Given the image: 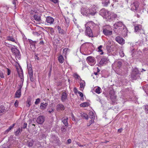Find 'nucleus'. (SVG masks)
I'll return each mask as SVG.
<instances>
[{"instance_id": "obj_18", "label": "nucleus", "mask_w": 148, "mask_h": 148, "mask_svg": "<svg viewBox=\"0 0 148 148\" xmlns=\"http://www.w3.org/2000/svg\"><path fill=\"white\" fill-rule=\"evenodd\" d=\"M108 59L106 58H102L99 62L101 65H103L107 64L108 62Z\"/></svg>"}, {"instance_id": "obj_31", "label": "nucleus", "mask_w": 148, "mask_h": 148, "mask_svg": "<svg viewBox=\"0 0 148 148\" xmlns=\"http://www.w3.org/2000/svg\"><path fill=\"white\" fill-rule=\"evenodd\" d=\"M141 25H138L135 27V31L136 32L139 31L141 30Z\"/></svg>"}, {"instance_id": "obj_45", "label": "nucleus", "mask_w": 148, "mask_h": 148, "mask_svg": "<svg viewBox=\"0 0 148 148\" xmlns=\"http://www.w3.org/2000/svg\"><path fill=\"white\" fill-rule=\"evenodd\" d=\"M15 125V124L14 123L12 125H11L6 130V131L7 132H9V131H10V130H11V129H12L13 128V127Z\"/></svg>"}, {"instance_id": "obj_50", "label": "nucleus", "mask_w": 148, "mask_h": 148, "mask_svg": "<svg viewBox=\"0 0 148 148\" xmlns=\"http://www.w3.org/2000/svg\"><path fill=\"white\" fill-rule=\"evenodd\" d=\"M0 77L3 78L4 77L3 73L1 71H0Z\"/></svg>"}, {"instance_id": "obj_11", "label": "nucleus", "mask_w": 148, "mask_h": 148, "mask_svg": "<svg viewBox=\"0 0 148 148\" xmlns=\"http://www.w3.org/2000/svg\"><path fill=\"white\" fill-rule=\"evenodd\" d=\"M102 5L107 7L110 3V0H99Z\"/></svg>"}, {"instance_id": "obj_17", "label": "nucleus", "mask_w": 148, "mask_h": 148, "mask_svg": "<svg viewBox=\"0 0 148 148\" xmlns=\"http://www.w3.org/2000/svg\"><path fill=\"white\" fill-rule=\"evenodd\" d=\"M7 39L8 40L14 42L17 44H19V43L17 42V40L12 36H7Z\"/></svg>"}, {"instance_id": "obj_21", "label": "nucleus", "mask_w": 148, "mask_h": 148, "mask_svg": "<svg viewBox=\"0 0 148 148\" xmlns=\"http://www.w3.org/2000/svg\"><path fill=\"white\" fill-rule=\"evenodd\" d=\"M95 24L92 21L88 22L85 24V26L86 27L87 26H89L90 28V27L91 28L93 27H95Z\"/></svg>"}, {"instance_id": "obj_23", "label": "nucleus", "mask_w": 148, "mask_h": 148, "mask_svg": "<svg viewBox=\"0 0 148 148\" xmlns=\"http://www.w3.org/2000/svg\"><path fill=\"white\" fill-rule=\"evenodd\" d=\"M64 109V106L62 104H59L56 106V109L58 111L63 110Z\"/></svg>"}, {"instance_id": "obj_56", "label": "nucleus", "mask_w": 148, "mask_h": 148, "mask_svg": "<svg viewBox=\"0 0 148 148\" xmlns=\"http://www.w3.org/2000/svg\"><path fill=\"white\" fill-rule=\"evenodd\" d=\"M17 0L13 1L12 3L14 5V7L16 8Z\"/></svg>"}, {"instance_id": "obj_14", "label": "nucleus", "mask_w": 148, "mask_h": 148, "mask_svg": "<svg viewBox=\"0 0 148 148\" xmlns=\"http://www.w3.org/2000/svg\"><path fill=\"white\" fill-rule=\"evenodd\" d=\"M44 121V118L42 116H39L37 119L36 121L39 124H42Z\"/></svg>"}, {"instance_id": "obj_52", "label": "nucleus", "mask_w": 148, "mask_h": 148, "mask_svg": "<svg viewBox=\"0 0 148 148\" xmlns=\"http://www.w3.org/2000/svg\"><path fill=\"white\" fill-rule=\"evenodd\" d=\"M20 128H19L17 129V131H16V132H15L16 135H18L20 133Z\"/></svg>"}, {"instance_id": "obj_34", "label": "nucleus", "mask_w": 148, "mask_h": 148, "mask_svg": "<svg viewBox=\"0 0 148 148\" xmlns=\"http://www.w3.org/2000/svg\"><path fill=\"white\" fill-rule=\"evenodd\" d=\"M31 100L32 99L31 98H29L27 99V101L26 106L27 107H30L31 104Z\"/></svg>"}, {"instance_id": "obj_41", "label": "nucleus", "mask_w": 148, "mask_h": 148, "mask_svg": "<svg viewBox=\"0 0 148 148\" xmlns=\"http://www.w3.org/2000/svg\"><path fill=\"white\" fill-rule=\"evenodd\" d=\"M67 128V127H66V126H62L61 128V131L62 132H65L66 130V129Z\"/></svg>"}, {"instance_id": "obj_28", "label": "nucleus", "mask_w": 148, "mask_h": 148, "mask_svg": "<svg viewBox=\"0 0 148 148\" xmlns=\"http://www.w3.org/2000/svg\"><path fill=\"white\" fill-rule=\"evenodd\" d=\"M80 90H82V89H83L84 88L85 86V82L83 80H82L80 83Z\"/></svg>"}, {"instance_id": "obj_43", "label": "nucleus", "mask_w": 148, "mask_h": 148, "mask_svg": "<svg viewBox=\"0 0 148 148\" xmlns=\"http://www.w3.org/2000/svg\"><path fill=\"white\" fill-rule=\"evenodd\" d=\"M57 29L59 32L61 34H62L63 33V31L61 29V28L59 26H58L57 27Z\"/></svg>"}, {"instance_id": "obj_40", "label": "nucleus", "mask_w": 148, "mask_h": 148, "mask_svg": "<svg viewBox=\"0 0 148 148\" xmlns=\"http://www.w3.org/2000/svg\"><path fill=\"white\" fill-rule=\"evenodd\" d=\"M69 51V49L67 48H66L64 49L63 52V53L64 55H66L67 52Z\"/></svg>"}, {"instance_id": "obj_19", "label": "nucleus", "mask_w": 148, "mask_h": 148, "mask_svg": "<svg viewBox=\"0 0 148 148\" xmlns=\"http://www.w3.org/2000/svg\"><path fill=\"white\" fill-rule=\"evenodd\" d=\"M34 19L35 20L34 22L36 24H39L40 21V17L37 15H34L33 16Z\"/></svg>"}, {"instance_id": "obj_7", "label": "nucleus", "mask_w": 148, "mask_h": 148, "mask_svg": "<svg viewBox=\"0 0 148 148\" xmlns=\"http://www.w3.org/2000/svg\"><path fill=\"white\" fill-rule=\"evenodd\" d=\"M85 34L86 35L89 37H93V34L92 30L89 26H87L86 27Z\"/></svg>"}, {"instance_id": "obj_42", "label": "nucleus", "mask_w": 148, "mask_h": 148, "mask_svg": "<svg viewBox=\"0 0 148 148\" xmlns=\"http://www.w3.org/2000/svg\"><path fill=\"white\" fill-rule=\"evenodd\" d=\"M94 120L91 119L89 121V122L87 123V126H90L94 122Z\"/></svg>"}, {"instance_id": "obj_13", "label": "nucleus", "mask_w": 148, "mask_h": 148, "mask_svg": "<svg viewBox=\"0 0 148 148\" xmlns=\"http://www.w3.org/2000/svg\"><path fill=\"white\" fill-rule=\"evenodd\" d=\"M103 32L104 34L106 36L111 35L112 34V31L108 30L106 28L103 29Z\"/></svg>"}, {"instance_id": "obj_54", "label": "nucleus", "mask_w": 148, "mask_h": 148, "mask_svg": "<svg viewBox=\"0 0 148 148\" xmlns=\"http://www.w3.org/2000/svg\"><path fill=\"white\" fill-rule=\"evenodd\" d=\"M54 3H58V0H50Z\"/></svg>"}, {"instance_id": "obj_10", "label": "nucleus", "mask_w": 148, "mask_h": 148, "mask_svg": "<svg viewBox=\"0 0 148 148\" xmlns=\"http://www.w3.org/2000/svg\"><path fill=\"white\" fill-rule=\"evenodd\" d=\"M139 73V71L138 69L136 68H134L132 70L131 73V76L133 78H134L136 75L138 74Z\"/></svg>"}, {"instance_id": "obj_55", "label": "nucleus", "mask_w": 148, "mask_h": 148, "mask_svg": "<svg viewBox=\"0 0 148 148\" xmlns=\"http://www.w3.org/2000/svg\"><path fill=\"white\" fill-rule=\"evenodd\" d=\"M77 145L79 147H84L86 146V145H81L80 143L79 142H77L76 143Z\"/></svg>"}, {"instance_id": "obj_6", "label": "nucleus", "mask_w": 148, "mask_h": 148, "mask_svg": "<svg viewBox=\"0 0 148 148\" xmlns=\"http://www.w3.org/2000/svg\"><path fill=\"white\" fill-rule=\"evenodd\" d=\"M96 8V6L95 5H93L92 6L91 8H89L90 10L89 15H95L97 12Z\"/></svg>"}, {"instance_id": "obj_53", "label": "nucleus", "mask_w": 148, "mask_h": 148, "mask_svg": "<svg viewBox=\"0 0 148 148\" xmlns=\"http://www.w3.org/2000/svg\"><path fill=\"white\" fill-rule=\"evenodd\" d=\"M119 54L120 56L122 57H123L124 56V53L122 51H121L119 52Z\"/></svg>"}, {"instance_id": "obj_38", "label": "nucleus", "mask_w": 148, "mask_h": 148, "mask_svg": "<svg viewBox=\"0 0 148 148\" xmlns=\"http://www.w3.org/2000/svg\"><path fill=\"white\" fill-rule=\"evenodd\" d=\"M102 46V45H100L98 47V51L100 53V54L102 55L103 54L102 50L101 49V48Z\"/></svg>"}, {"instance_id": "obj_37", "label": "nucleus", "mask_w": 148, "mask_h": 148, "mask_svg": "<svg viewBox=\"0 0 148 148\" xmlns=\"http://www.w3.org/2000/svg\"><path fill=\"white\" fill-rule=\"evenodd\" d=\"M101 89L99 87H98L97 88H96L95 89V92L98 94L101 93Z\"/></svg>"}, {"instance_id": "obj_60", "label": "nucleus", "mask_w": 148, "mask_h": 148, "mask_svg": "<svg viewBox=\"0 0 148 148\" xmlns=\"http://www.w3.org/2000/svg\"><path fill=\"white\" fill-rule=\"evenodd\" d=\"M27 123H24L23 126V128L24 129L25 128L27 127Z\"/></svg>"}, {"instance_id": "obj_2", "label": "nucleus", "mask_w": 148, "mask_h": 148, "mask_svg": "<svg viewBox=\"0 0 148 148\" xmlns=\"http://www.w3.org/2000/svg\"><path fill=\"white\" fill-rule=\"evenodd\" d=\"M110 13L108 11L104 8L101 9L99 12L100 14L107 21L109 20L110 18Z\"/></svg>"}, {"instance_id": "obj_8", "label": "nucleus", "mask_w": 148, "mask_h": 148, "mask_svg": "<svg viewBox=\"0 0 148 148\" xmlns=\"http://www.w3.org/2000/svg\"><path fill=\"white\" fill-rule=\"evenodd\" d=\"M116 41L119 43L121 45H123L124 44L125 40L121 37L118 36H116L115 38Z\"/></svg>"}, {"instance_id": "obj_64", "label": "nucleus", "mask_w": 148, "mask_h": 148, "mask_svg": "<svg viewBox=\"0 0 148 148\" xmlns=\"http://www.w3.org/2000/svg\"><path fill=\"white\" fill-rule=\"evenodd\" d=\"M123 130L122 128H121L118 130V131L119 133L121 132Z\"/></svg>"}, {"instance_id": "obj_61", "label": "nucleus", "mask_w": 148, "mask_h": 148, "mask_svg": "<svg viewBox=\"0 0 148 148\" xmlns=\"http://www.w3.org/2000/svg\"><path fill=\"white\" fill-rule=\"evenodd\" d=\"M54 111V109L53 108H51V110L49 111V112L51 113L52 112H53Z\"/></svg>"}, {"instance_id": "obj_9", "label": "nucleus", "mask_w": 148, "mask_h": 148, "mask_svg": "<svg viewBox=\"0 0 148 148\" xmlns=\"http://www.w3.org/2000/svg\"><path fill=\"white\" fill-rule=\"evenodd\" d=\"M139 3L137 2H135L131 3L130 5L131 10H136L138 7Z\"/></svg>"}, {"instance_id": "obj_46", "label": "nucleus", "mask_w": 148, "mask_h": 148, "mask_svg": "<svg viewBox=\"0 0 148 148\" xmlns=\"http://www.w3.org/2000/svg\"><path fill=\"white\" fill-rule=\"evenodd\" d=\"M145 107V112L147 114H148V105H146L144 106Z\"/></svg>"}, {"instance_id": "obj_5", "label": "nucleus", "mask_w": 148, "mask_h": 148, "mask_svg": "<svg viewBox=\"0 0 148 148\" xmlns=\"http://www.w3.org/2000/svg\"><path fill=\"white\" fill-rule=\"evenodd\" d=\"M122 65V62L120 61H117L115 62L113 64L112 66L113 68L115 67L116 69L115 71H118V69H119Z\"/></svg>"}, {"instance_id": "obj_24", "label": "nucleus", "mask_w": 148, "mask_h": 148, "mask_svg": "<svg viewBox=\"0 0 148 148\" xmlns=\"http://www.w3.org/2000/svg\"><path fill=\"white\" fill-rule=\"evenodd\" d=\"M19 77H20L21 81L23 82V73L21 69H20L19 71L17 70Z\"/></svg>"}, {"instance_id": "obj_22", "label": "nucleus", "mask_w": 148, "mask_h": 148, "mask_svg": "<svg viewBox=\"0 0 148 148\" xmlns=\"http://www.w3.org/2000/svg\"><path fill=\"white\" fill-rule=\"evenodd\" d=\"M48 105V103H41L40 106V108L41 110H43L47 108Z\"/></svg>"}, {"instance_id": "obj_27", "label": "nucleus", "mask_w": 148, "mask_h": 148, "mask_svg": "<svg viewBox=\"0 0 148 148\" xmlns=\"http://www.w3.org/2000/svg\"><path fill=\"white\" fill-rule=\"evenodd\" d=\"M89 115L91 119L94 120L95 117V114L94 112L92 111L89 112Z\"/></svg>"}, {"instance_id": "obj_25", "label": "nucleus", "mask_w": 148, "mask_h": 148, "mask_svg": "<svg viewBox=\"0 0 148 148\" xmlns=\"http://www.w3.org/2000/svg\"><path fill=\"white\" fill-rule=\"evenodd\" d=\"M67 99V94L66 93L63 92L62 94L61 101L62 102H64Z\"/></svg>"}, {"instance_id": "obj_29", "label": "nucleus", "mask_w": 148, "mask_h": 148, "mask_svg": "<svg viewBox=\"0 0 148 148\" xmlns=\"http://www.w3.org/2000/svg\"><path fill=\"white\" fill-rule=\"evenodd\" d=\"M110 97L111 99H115L116 98V96L113 91H110Z\"/></svg>"}, {"instance_id": "obj_58", "label": "nucleus", "mask_w": 148, "mask_h": 148, "mask_svg": "<svg viewBox=\"0 0 148 148\" xmlns=\"http://www.w3.org/2000/svg\"><path fill=\"white\" fill-rule=\"evenodd\" d=\"M35 58L36 60H39V58L38 57V54H36L35 56Z\"/></svg>"}, {"instance_id": "obj_59", "label": "nucleus", "mask_w": 148, "mask_h": 148, "mask_svg": "<svg viewBox=\"0 0 148 148\" xmlns=\"http://www.w3.org/2000/svg\"><path fill=\"white\" fill-rule=\"evenodd\" d=\"M78 93L79 94V96L81 97H82L83 96V93L80 92V91L78 92Z\"/></svg>"}, {"instance_id": "obj_62", "label": "nucleus", "mask_w": 148, "mask_h": 148, "mask_svg": "<svg viewBox=\"0 0 148 148\" xmlns=\"http://www.w3.org/2000/svg\"><path fill=\"white\" fill-rule=\"evenodd\" d=\"M73 90L75 93H77V89L75 87L74 88Z\"/></svg>"}, {"instance_id": "obj_44", "label": "nucleus", "mask_w": 148, "mask_h": 148, "mask_svg": "<svg viewBox=\"0 0 148 148\" xmlns=\"http://www.w3.org/2000/svg\"><path fill=\"white\" fill-rule=\"evenodd\" d=\"M34 141L32 140L29 142H28L27 143L28 146L29 147H32Z\"/></svg>"}, {"instance_id": "obj_16", "label": "nucleus", "mask_w": 148, "mask_h": 148, "mask_svg": "<svg viewBox=\"0 0 148 148\" xmlns=\"http://www.w3.org/2000/svg\"><path fill=\"white\" fill-rule=\"evenodd\" d=\"M28 40L30 45L31 46V48H33V49H35V48L36 44L38 42V41H33L29 39H28Z\"/></svg>"}, {"instance_id": "obj_35", "label": "nucleus", "mask_w": 148, "mask_h": 148, "mask_svg": "<svg viewBox=\"0 0 148 148\" xmlns=\"http://www.w3.org/2000/svg\"><path fill=\"white\" fill-rule=\"evenodd\" d=\"M89 106V103L88 102H84L80 104V106L83 107H85Z\"/></svg>"}, {"instance_id": "obj_63", "label": "nucleus", "mask_w": 148, "mask_h": 148, "mask_svg": "<svg viewBox=\"0 0 148 148\" xmlns=\"http://www.w3.org/2000/svg\"><path fill=\"white\" fill-rule=\"evenodd\" d=\"M71 117H72V120H73V121H75V118H74V117L73 116V114H71Z\"/></svg>"}, {"instance_id": "obj_47", "label": "nucleus", "mask_w": 148, "mask_h": 148, "mask_svg": "<svg viewBox=\"0 0 148 148\" xmlns=\"http://www.w3.org/2000/svg\"><path fill=\"white\" fill-rule=\"evenodd\" d=\"M82 116L86 119H88V116L87 114L83 113L82 114Z\"/></svg>"}, {"instance_id": "obj_12", "label": "nucleus", "mask_w": 148, "mask_h": 148, "mask_svg": "<svg viewBox=\"0 0 148 148\" xmlns=\"http://www.w3.org/2000/svg\"><path fill=\"white\" fill-rule=\"evenodd\" d=\"M30 69H31V68H30ZM28 73L30 81L32 82H34V79L33 77V73L31 69L28 71Z\"/></svg>"}, {"instance_id": "obj_26", "label": "nucleus", "mask_w": 148, "mask_h": 148, "mask_svg": "<svg viewBox=\"0 0 148 148\" xmlns=\"http://www.w3.org/2000/svg\"><path fill=\"white\" fill-rule=\"evenodd\" d=\"M62 122L64 124L65 126H67L68 125V123L67 122V120H68V118L66 117H63L62 119Z\"/></svg>"}, {"instance_id": "obj_20", "label": "nucleus", "mask_w": 148, "mask_h": 148, "mask_svg": "<svg viewBox=\"0 0 148 148\" xmlns=\"http://www.w3.org/2000/svg\"><path fill=\"white\" fill-rule=\"evenodd\" d=\"M21 87L16 91L15 95V97L19 98L20 97L21 95Z\"/></svg>"}, {"instance_id": "obj_3", "label": "nucleus", "mask_w": 148, "mask_h": 148, "mask_svg": "<svg viewBox=\"0 0 148 148\" xmlns=\"http://www.w3.org/2000/svg\"><path fill=\"white\" fill-rule=\"evenodd\" d=\"M86 61L89 65L91 66L94 65L96 63V60L95 58L91 56H89L86 58Z\"/></svg>"}, {"instance_id": "obj_57", "label": "nucleus", "mask_w": 148, "mask_h": 148, "mask_svg": "<svg viewBox=\"0 0 148 148\" xmlns=\"http://www.w3.org/2000/svg\"><path fill=\"white\" fill-rule=\"evenodd\" d=\"M7 75H9L11 73V71L10 70L8 69V68H7Z\"/></svg>"}, {"instance_id": "obj_48", "label": "nucleus", "mask_w": 148, "mask_h": 148, "mask_svg": "<svg viewBox=\"0 0 148 148\" xmlns=\"http://www.w3.org/2000/svg\"><path fill=\"white\" fill-rule=\"evenodd\" d=\"M32 34L34 35L37 36H38L40 35V34L38 33L37 32H34L33 31L32 32Z\"/></svg>"}, {"instance_id": "obj_15", "label": "nucleus", "mask_w": 148, "mask_h": 148, "mask_svg": "<svg viewBox=\"0 0 148 148\" xmlns=\"http://www.w3.org/2000/svg\"><path fill=\"white\" fill-rule=\"evenodd\" d=\"M54 19L52 17L49 16L47 17L46 21L50 25L53 24Z\"/></svg>"}, {"instance_id": "obj_36", "label": "nucleus", "mask_w": 148, "mask_h": 148, "mask_svg": "<svg viewBox=\"0 0 148 148\" xmlns=\"http://www.w3.org/2000/svg\"><path fill=\"white\" fill-rule=\"evenodd\" d=\"M142 52L140 50H139L138 51L137 53L138 55L136 57V59L139 60L140 56L142 54Z\"/></svg>"}, {"instance_id": "obj_32", "label": "nucleus", "mask_w": 148, "mask_h": 148, "mask_svg": "<svg viewBox=\"0 0 148 148\" xmlns=\"http://www.w3.org/2000/svg\"><path fill=\"white\" fill-rule=\"evenodd\" d=\"M12 51L15 54H18L19 52L18 49L15 47H12L11 48Z\"/></svg>"}, {"instance_id": "obj_49", "label": "nucleus", "mask_w": 148, "mask_h": 148, "mask_svg": "<svg viewBox=\"0 0 148 148\" xmlns=\"http://www.w3.org/2000/svg\"><path fill=\"white\" fill-rule=\"evenodd\" d=\"M40 101V99L39 98H38L36 99V101L35 102V104H38Z\"/></svg>"}, {"instance_id": "obj_33", "label": "nucleus", "mask_w": 148, "mask_h": 148, "mask_svg": "<svg viewBox=\"0 0 148 148\" xmlns=\"http://www.w3.org/2000/svg\"><path fill=\"white\" fill-rule=\"evenodd\" d=\"M116 16V15L113 13H110V20H112L113 18H115Z\"/></svg>"}, {"instance_id": "obj_39", "label": "nucleus", "mask_w": 148, "mask_h": 148, "mask_svg": "<svg viewBox=\"0 0 148 148\" xmlns=\"http://www.w3.org/2000/svg\"><path fill=\"white\" fill-rule=\"evenodd\" d=\"M73 76H74V77L75 79H78L79 80V81H81V79L77 73L74 74Z\"/></svg>"}, {"instance_id": "obj_51", "label": "nucleus", "mask_w": 148, "mask_h": 148, "mask_svg": "<svg viewBox=\"0 0 148 148\" xmlns=\"http://www.w3.org/2000/svg\"><path fill=\"white\" fill-rule=\"evenodd\" d=\"M18 101L17 100H16L14 104V105L15 107H16L18 106Z\"/></svg>"}, {"instance_id": "obj_30", "label": "nucleus", "mask_w": 148, "mask_h": 148, "mask_svg": "<svg viewBox=\"0 0 148 148\" xmlns=\"http://www.w3.org/2000/svg\"><path fill=\"white\" fill-rule=\"evenodd\" d=\"M58 60L59 62L61 63H63L64 61V58L62 55H60L59 56Z\"/></svg>"}, {"instance_id": "obj_4", "label": "nucleus", "mask_w": 148, "mask_h": 148, "mask_svg": "<svg viewBox=\"0 0 148 148\" xmlns=\"http://www.w3.org/2000/svg\"><path fill=\"white\" fill-rule=\"evenodd\" d=\"M89 8L86 7L82 8L81 10V14L83 15L86 16H89Z\"/></svg>"}, {"instance_id": "obj_1", "label": "nucleus", "mask_w": 148, "mask_h": 148, "mask_svg": "<svg viewBox=\"0 0 148 148\" xmlns=\"http://www.w3.org/2000/svg\"><path fill=\"white\" fill-rule=\"evenodd\" d=\"M114 32L117 34H122L124 37L127 36V29L122 22L119 21L115 23L114 25Z\"/></svg>"}]
</instances>
